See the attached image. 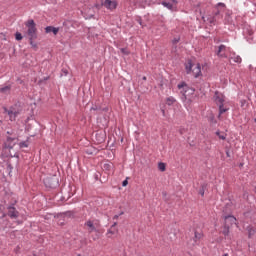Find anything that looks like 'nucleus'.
Here are the masks:
<instances>
[{
  "mask_svg": "<svg viewBox=\"0 0 256 256\" xmlns=\"http://www.w3.org/2000/svg\"><path fill=\"white\" fill-rule=\"evenodd\" d=\"M178 89L180 91L181 95V101L183 102L185 107H191V103L195 101V88H191L188 85L185 84V82H182L178 84Z\"/></svg>",
  "mask_w": 256,
  "mask_h": 256,
  "instance_id": "1",
  "label": "nucleus"
},
{
  "mask_svg": "<svg viewBox=\"0 0 256 256\" xmlns=\"http://www.w3.org/2000/svg\"><path fill=\"white\" fill-rule=\"evenodd\" d=\"M213 101L219 108V117H221L223 113H227V111H229V102L225 101V95H223V93L216 91L213 96Z\"/></svg>",
  "mask_w": 256,
  "mask_h": 256,
  "instance_id": "2",
  "label": "nucleus"
},
{
  "mask_svg": "<svg viewBox=\"0 0 256 256\" xmlns=\"http://www.w3.org/2000/svg\"><path fill=\"white\" fill-rule=\"evenodd\" d=\"M84 229L91 235V233H101V222L97 219L87 220L84 223Z\"/></svg>",
  "mask_w": 256,
  "mask_h": 256,
  "instance_id": "3",
  "label": "nucleus"
},
{
  "mask_svg": "<svg viewBox=\"0 0 256 256\" xmlns=\"http://www.w3.org/2000/svg\"><path fill=\"white\" fill-rule=\"evenodd\" d=\"M26 33L25 36L28 39H37V24H35V20L30 19L25 22Z\"/></svg>",
  "mask_w": 256,
  "mask_h": 256,
  "instance_id": "4",
  "label": "nucleus"
},
{
  "mask_svg": "<svg viewBox=\"0 0 256 256\" xmlns=\"http://www.w3.org/2000/svg\"><path fill=\"white\" fill-rule=\"evenodd\" d=\"M186 71L187 73H193L194 77H199L201 75V64H192L191 62H188L186 64Z\"/></svg>",
  "mask_w": 256,
  "mask_h": 256,
  "instance_id": "5",
  "label": "nucleus"
},
{
  "mask_svg": "<svg viewBox=\"0 0 256 256\" xmlns=\"http://www.w3.org/2000/svg\"><path fill=\"white\" fill-rule=\"evenodd\" d=\"M231 51V49H229V48H227V46H225V45H220L219 47H218V50H217V52H216V55L218 56V57H221L222 59H227V57H228V54L227 53H229Z\"/></svg>",
  "mask_w": 256,
  "mask_h": 256,
  "instance_id": "6",
  "label": "nucleus"
},
{
  "mask_svg": "<svg viewBox=\"0 0 256 256\" xmlns=\"http://www.w3.org/2000/svg\"><path fill=\"white\" fill-rule=\"evenodd\" d=\"M117 233H119V229H117V222H114L110 229H108L106 235L111 239L113 235H117Z\"/></svg>",
  "mask_w": 256,
  "mask_h": 256,
  "instance_id": "7",
  "label": "nucleus"
},
{
  "mask_svg": "<svg viewBox=\"0 0 256 256\" xmlns=\"http://www.w3.org/2000/svg\"><path fill=\"white\" fill-rule=\"evenodd\" d=\"M102 5L106 7V9H110V11L117 9V1L105 0Z\"/></svg>",
  "mask_w": 256,
  "mask_h": 256,
  "instance_id": "8",
  "label": "nucleus"
},
{
  "mask_svg": "<svg viewBox=\"0 0 256 256\" xmlns=\"http://www.w3.org/2000/svg\"><path fill=\"white\" fill-rule=\"evenodd\" d=\"M8 216L11 219H17V217H19V212L15 209V207L9 206L8 207Z\"/></svg>",
  "mask_w": 256,
  "mask_h": 256,
  "instance_id": "9",
  "label": "nucleus"
},
{
  "mask_svg": "<svg viewBox=\"0 0 256 256\" xmlns=\"http://www.w3.org/2000/svg\"><path fill=\"white\" fill-rule=\"evenodd\" d=\"M237 223V218L234 216H226L225 217V225H235Z\"/></svg>",
  "mask_w": 256,
  "mask_h": 256,
  "instance_id": "10",
  "label": "nucleus"
},
{
  "mask_svg": "<svg viewBox=\"0 0 256 256\" xmlns=\"http://www.w3.org/2000/svg\"><path fill=\"white\" fill-rule=\"evenodd\" d=\"M7 113L10 117V121H15V119L17 118V115H19V112H17V110H15L13 108L8 110Z\"/></svg>",
  "mask_w": 256,
  "mask_h": 256,
  "instance_id": "11",
  "label": "nucleus"
},
{
  "mask_svg": "<svg viewBox=\"0 0 256 256\" xmlns=\"http://www.w3.org/2000/svg\"><path fill=\"white\" fill-rule=\"evenodd\" d=\"M201 239H203V233L195 232L193 238L195 245H199V243H201Z\"/></svg>",
  "mask_w": 256,
  "mask_h": 256,
  "instance_id": "12",
  "label": "nucleus"
},
{
  "mask_svg": "<svg viewBox=\"0 0 256 256\" xmlns=\"http://www.w3.org/2000/svg\"><path fill=\"white\" fill-rule=\"evenodd\" d=\"M46 33H53L54 35H57L59 33V28H55L53 26H48L45 28Z\"/></svg>",
  "mask_w": 256,
  "mask_h": 256,
  "instance_id": "13",
  "label": "nucleus"
},
{
  "mask_svg": "<svg viewBox=\"0 0 256 256\" xmlns=\"http://www.w3.org/2000/svg\"><path fill=\"white\" fill-rule=\"evenodd\" d=\"M55 183H57V181H54L53 179L51 178H46L44 180V184L46 185V187H55Z\"/></svg>",
  "mask_w": 256,
  "mask_h": 256,
  "instance_id": "14",
  "label": "nucleus"
},
{
  "mask_svg": "<svg viewBox=\"0 0 256 256\" xmlns=\"http://www.w3.org/2000/svg\"><path fill=\"white\" fill-rule=\"evenodd\" d=\"M175 103H177V99H175V97L173 96H169L168 98H166V105H175Z\"/></svg>",
  "mask_w": 256,
  "mask_h": 256,
  "instance_id": "15",
  "label": "nucleus"
},
{
  "mask_svg": "<svg viewBox=\"0 0 256 256\" xmlns=\"http://www.w3.org/2000/svg\"><path fill=\"white\" fill-rule=\"evenodd\" d=\"M247 231H248L249 237H253V235H255L256 233V227L253 225H250L247 227Z\"/></svg>",
  "mask_w": 256,
  "mask_h": 256,
  "instance_id": "16",
  "label": "nucleus"
},
{
  "mask_svg": "<svg viewBox=\"0 0 256 256\" xmlns=\"http://www.w3.org/2000/svg\"><path fill=\"white\" fill-rule=\"evenodd\" d=\"M15 139L11 138V137H8L7 138V141H6V145L7 147H9V149H13V147H15Z\"/></svg>",
  "mask_w": 256,
  "mask_h": 256,
  "instance_id": "17",
  "label": "nucleus"
},
{
  "mask_svg": "<svg viewBox=\"0 0 256 256\" xmlns=\"http://www.w3.org/2000/svg\"><path fill=\"white\" fill-rule=\"evenodd\" d=\"M29 44L31 45L32 49H34V51H37V49H39V46L35 42V39H29Z\"/></svg>",
  "mask_w": 256,
  "mask_h": 256,
  "instance_id": "18",
  "label": "nucleus"
},
{
  "mask_svg": "<svg viewBox=\"0 0 256 256\" xmlns=\"http://www.w3.org/2000/svg\"><path fill=\"white\" fill-rule=\"evenodd\" d=\"M222 235H224L225 237H228L229 235V225L225 224L224 228L222 230Z\"/></svg>",
  "mask_w": 256,
  "mask_h": 256,
  "instance_id": "19",
  "label": "nucleus"
},
{
  "mask_svg": "<svg viewBox=\"0 0 256 256\" xmlns=\"http://www.w3.org/2000/svg\"><path fill=\"white\" fill-rule=\"evenodd\" d=\"M11 91V86H5L0 88V93H9Z\"/></svg>",
  "mask_w": 256,
  "mask_h": 256,
  "instance_id": "20",
  "label": "nucleus"
},
{
  "mask_svg": "<svg viewBox=\"0 0 256 256\" xmlns=\"http://www.w3.org/2000/svg\"><path fill=\"white\" fill-rule=\"evenodd\" d=\"M231 59L234 61V63H241L242 61L241 56H234L231 57Z\"/></svg>",
  "mask_w": 256,
  "mask_h": 256,
  "instance_id": "21",
  "label": "nucleus"
},
{
  "mask_svg": "<svg viewBox=\"0 0 256 256\" xmlns=\"http://www.w3.org/2000/svg\"><path fill=\"white\" fill-rule=\"evenodd\" d=\"M158 169H159V171H162V172L165 171V169H166L165 163L160 162L158 164Z\"/></svg>",
  "mask_w": 256,
  "mask_h": 256,
  "instance_id": "22",
  "label": "nucleus"
},
{
  "mask_svg": "<svg viewBox=\"0 0 256 256\" xmlns=\"http://www.w3.org/2000/svg\"><path fill=\"white\" fill-rule=\"evenodd\" d=\"M15 39H16V41H21L23 39V35H21V33H19V32H16Z\"/></svg>",
  "mask_w": 256,
  "mask_h": 256,
  "instance_id": "23",
  "label": "nucleus"
},
{
  "mask_svg": "<svg viewBox=\"0 0 256 256\" xmlns=\"http://www.w3.org/2000/svg\"><path fill=\"white\" fill-rule=\"evenodd\" d=\"M162 5H164V7H167L168 9H173V4L169 2H163Z\"/></svg>",
  "mask_w": 256,
  "mask_h": 256,
  "instance_id": "24",
  "label": "nucleus"
},
{
  "mask_svg": "<svg viewBox=\"0 0 256 256\" xmlns=\"http://www.w3.org/2000/svg\"><path fill=\"white\" fill-rule=\"evenodd\" d=\"M19 147H20L21 149H23V148H25V147H29V144H27V142H20V143H19Z\"/></svg>",
  "mask_w": 256,
  "mask_h": 256,
  "instance_id": "25",
  "label": "nucleus"
},
{
  "mask_svg": "<svg viewBox=\"0 0 256 256\" xmlns=\"http://www.w3.org/2000/svg\"><path fill=\"white\" fill-rule=\"evenodd\" d=\"M216 135H218L219 139H222V141H225L226 139L225 134H220L219 132H217Z\"/></svg>",
  "mask_w": 256,
  "mask_h": 256,
  "instance_id": "26",
  "label": "nucleus"
},
{
  "mask_svg": "<svg viewBox=\"0 0 256 256\" xmlns=\"http://www.w3.org/2000/svg\"><path fill=\"white\" fill-rule=\"evenodd\" d=\"M121 53H123L124 55H129V52L125 48L121 49Z\"/></svg>",
  "mask_w": 256,
  "mask_h": 256,
  "instance_id": "27",
  "label": "nucleus"
},
{
  "mask_svg": "<svg viewBox=\"0 0 256 256\" xmlns=\"http://www.w3.org/2000/svg\"><path fill=\"white\" fill-rule=\"evenodd\" d=\"M199 194L203 197L205 195V189L204 188H201L199 190Z\"/></svg>",
  "mask_w": 256,
  "mask_h": 256,
  "instance_id": "28",
  "label": "nucleus"
},
{
  "mask_svg": "<svg viewBox=\"0 0 256 256\" xmlns=\"http://www.w3.org/2000/svg\"><path fill=\"white\" fill-rule=\"evenodd\" d=\"M127 185H129V181L124 180V181L122 182V186H123V187H127Z\"/></svg>",
  "mask_w": 256,
  "mask_h": 256,
  "instance_id": "29",
  "label": "nucleus"
},
{
  "mask_svg": "<svg viewBox=\"0 0 256 256\" xmlns=\"http://www.w3.org/2000/svg\"><path fill=\"white\" fill-rule=\"evenodd\" d=\"M113 219H114V220L119 219V215H115V216L113 217Z\"/></svg>",
  "mask_w": 256,
  "mask_h": 256,
  "instance_id": "30",
  "label": "nucleus"
},
{
  "mask_svg": "<svg viewBox=\"0 0 256 256\" xmlns=\"http://www.w3.org/2000/svg\"><path fill=\"white\" fill-rule=\"evenodd\" d=\"M172 3L177 4V0H170Z\"/></svg>",
  "mask_w": 256,
  "mask_h": 256,
  "instance_id": "31",
  "label": "nucleus"
},
{
  "mask_svg": "<svg viewBox=\"0 0 256 256\" xmlns=\"http://www.w3.org/2000/svg\"><path fill=\"white\" fill-rule=\"evenodd\" d=\"M142 79H143V81H147V77L146 76H144Z\"/></svg>",
  "mask_w": 256,
  "mask_h": 256,
  "instance_id": "32",
  "label": "nucleus"
},
{
  "mask_svg": "<svg viewBox=\"0 0 256 256\" xmlns=\"http://www.w3.org/2000/svg\"><path fill=\"white\" fill-rule=\"evenodd\" d=\"M218 5H221L222 7H225V4H223V3H219Z\"/></svg>",
  "mask_w": 256,
  "mask_h": 256,
  "instance_id": "33",
  "label": "nucleus"
},
{
  "mask_svg": "<svg viewBox=\"0 0 256 256\" xmlns=\"http://www.w3.org/2000/svg\"><path fill=\"white\" fill-rule=\"evenodd\" d=\"M163 115H165V110H162Z\"/></svg>",
  "mask_w": 256,
  "mask_h": 256,
  "instance_id": "34",
  "label": "nucleus"
},
{
  "mask_svg": "<svg viewBox=\"0 0 256 256\" xmlns=\"http://www.w3.org/2000/svg\"><path fill=\"white\" fill-rule=\"evenodd\" d=\"M120 215H123V212H121Z\"/></svg>",
  "mask_w": 256,
  "mask_h": 256,
  "instance_id": "35",
  "label": "nucleus"
}]
</instances>
